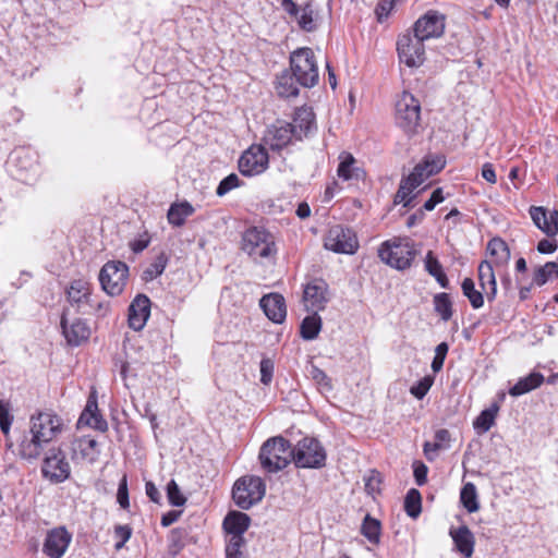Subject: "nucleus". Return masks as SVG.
<instances>
[{
	"label": "nucleus",
	"mask_w": 558,
	"mask_h": 558,
	"mask_svg": "<svg viewBox=\"0 0 558 558\" xmlns=\"http://www.w3.org/2000/svg\"><path fill=\"white\" fill-rule=\"evenodd\" d=\"M557 250V243L543 239L537 244V251L541 254H550Z\"/></svg>",
	"instance_id": "obj_60"
},
{
	"label": "nucleus",
	"mask_w": 558,
	"mask_h": 558,
	"mask_svg": "<svg viewBox=\"0 0 558 558\" xmlns=\"http://www.w3.org/2000/svg\"><path fill=\"white\" fill-rule=\"evenodd\" d=\"M461 289L463 295L468 298L473 308L477 310L484 305V292L475 289V283L471 278H465L462 281Z\"/></svg>",
	"instance_id": "obj_40"
},
{
	"label": "nucleus",
	"mask_w": 558,
	"mask_h": 558,
	"mask_svg": "<svg viewBox=\"0 0 558 558\" xmlns=\"http://www.w3.org/2000/svg\"><path fill=\"white\" fill-rule=\"evenodd\" d=\"M425 269L426 271L432 276H436L437 274H440L444 271L441 264L439 260L435 257L434 253L432 251H428L425 256Z\"/></svg>",
	"instance_id": "obj_50"
},
{
	"label": "nucleus",
	"mask_w": 558,
	"mask_h": 558,
	"mask_svg": "<svg viewBox=\"0 0 558 558\" xmlns=\"http://www.w3.org/2000/svg\"><path fill=\"white\" fill-rule=\"evenodd\" d=\"M293 461L298 468L318 469L325 465L326 452L317 439L305 437L293 449Z\"/></svg>",
	"instance_id": "obj_10"
},
{
	"label": "nucleus",
	"mask_w": 558,
	"mask_h": 558,
	"mask_svg": "<svg viewBox=\"0 0 558 558\" xmlns=\"http://www.w3.org/2000/svg\"><path fill=\"white\" fill-rule=\"evenodd\" d=\"M434 379L430 376L423 377L416 385L412 386L410 392L417 399H423L430 389Z\"/></svg>",
	"instance_id": "obj_49"
},
{
	"label": "nucleus",
	"mask_w": 558,
	"mask_h": 558,
	"mask_svg": "<svg viewBox=\"0 0 558 558\" xmlns=\"http://www.w3.org/2000/svg\"><path fill=\"white\" fill-rule=\"evenodd\" d=\"M295 76L288 72L283 71L277 77L276 82V92L281 98H290L296 97L299 95V87L296 85Z\"/></svg>",
	"instance_id": "obj_33"
},
{
	"label": "nucleus",
	"mask_w": 558,
	"mask_h": 558,
	"mask_svg": "<svg viewBox=\"0 0 558 558\" xmlns=\"http://www.w3.org/2000/svg\"><path fill=\"white\" fill-rule=\"evenodd\" d=\"M392 0H381L377 8V13L379 17L383 15L387 16L390 11L393 9Z\"/></svg>",
	"instance_id": "obj_64"
},
{
	"label": "nucleus",
	"mask_w": 558,
	"mask_h": 558,
	"mask_svg": "<svg viewBox=\"0 0 558 558\" xmlns=\"http://www.w3.org/2000/svg\"><path fill=\"white\" fill-rule=\"evenodd\" d=\"M545 378L538 372H532L525 377L520 378L517 384L509 389V395L520 397L542 386Z\"/></svg>",
	"instance_id": "obj_32"
},
{
	"label": "nucleus",
	"mask_w": 558,
	"mask_h": 558,
	"mask_svg": "<svg viewBox=\"0 0 558 558\" xmlns=\"http://www.w3.org/2000/svg\"><path fill=\"white\" fill-rule=\"evenodd\" d=\"M450 441L449 430L441 428L435 433V442H433V450L438 451L448 447Z\"/></svg>",
	"instance_id": "obj_52"
},
{
	"label": "nucleus",
	"mask_w": 558,
	"mask_h": 558,
	"mask_svg": "<svg viewBox=\"0 0 558 558\" xmlns=\"http://www.w3.org/2000/svg\"><path fill=\"white\" fill-rule=\"evenodd\" d=\"M242 248L254 258H267L276 254L274 236L264 229L250 228L243 234Z\"/></svg>",
	"instance_id": "obj_8"
},
{
	"label": "nucleus",
	"mask_w": 558,
	"mask_h": 558,
	"mask_svg": "<svg viewBox=\"0 0 558 558\" xmlns=\"http://www.w3.org/2000/svg\"><path fill=\"white\" fill-rule=\"evenodd\" d=\"M291 128L295 130V138L301 140L316 130L315 114L308 107L298 108L294 112Z\"/></svg>",
	"instance_id": "obj_28"
},
{
	"label": "nucleus",
	"mask_w": 558,
	"mask_h": 558,
	"mask_svg": "<svg viewBox=\"0 0 558 558\" xmlns=\"http://www.w3.org/2000/svg\"><path fill=\"white\" fill-rule=\"evenodd\" d=\"M482 177L490 184H495L497 182V175L494 166L490 162H486L482 166Z\"/></svg>",
	"instance_id": "obj_58"
},
{
	"label": "nucleus",
	"mask_w": 558,
	"mask_h": 558,
	"mask_svg": "<svg viewBox=\"0 0 558 558\" xmlns=\"http://www.w3.org/2000/svg\"><path fill=\"white\" fill-rule=\"evenodd\" d=\"M434 310L444 322H448L453 314L452 302L448 293H438L433 299Z\"/></svg>",
	"instance_id": "obj_39"
},
{
	"label": "nucleus",
	"mask_w": 558,
	"mask_h": 558,
	"mask_svg": "<svg viewBox=\"0 0 558 558\" xmlns=\"http://www.w3.org/2000/svg\"><path fill=\"white\" fill-rule=\"evenodd\" d=\"M404 509L409 517L417 518L422 511V498L417 489L412 488L407 493Z\"/></svg>",
	"instance_id": "obj_43"
},
{
	"label": "nucleus",
	"mask_w": 558,
	"mask_h": 558,
	"mask_svg": "<svg viewBox=\"0 0 558 558\" xmlns=\"http://www.w3.org/2000/svg\"><path fill=\"white\" fill-rule=\"evenodd\" d=\"M117 500L121 508L128 509L130 506L129 502V493H128V482L126 476L124 475L120 481L117 494Z\"/></svg>",
	"instance_id": "obj_54"
},
{
	"label": "nucleus",
	"mask_w": 558,
	"mask_h": 558,
	"mask_svg": "<svg viewBox=\"0 0 558 558\" xmlns=\"http://www.w3.org/2000/svg\"><path fill=\"white\" fill-rule=\"evenodd\" d=\"M329 301L328 284L322 279L308 282L303 292V302L306 311H323Z\"/></svg>",
	"instance_id": "obj_18"
},
{
	"label": "nucleus",
	"mask_w": 558,
	"mask_h": 558,
	"mask_svg": "<svg viewBox=\"0 0 558 558\" xmlns=\"http://www.w3.org/2000/svg\"><path fill=\"white\" fill-rule=\"evenodd\" d=\"M558 279V264L548 262L544 266L538 267L533 277V283L538 287L544 286L547 281Z\"/></svg>",
	"instance_id": "obj_38"
},
{
	"label": "nucleus",
	"mask_w": 558,
	"mask_h": 558,
	"mask_svg": "<svg viewBox=\"0 0 558 558\" xmlns=\"http://www.w3.org/2000/svg\"><path fill=\"white\" fill-rule=\"evenodd\" d=\"M478 281L482 291L488 301H493L497 294V283L492 263L483 260L478 266Z\"/></svg>",
	"instance_id": "obj_31"
},
{
	"label": "nucleus",
	"mask_w": 558,
	"mask_h": 558,
	"mask_svg": "<svg viewBox=\"0 0 558 558\" xmlns=\"http://www.w3.org/2000/svg\"><path fill=\"white\" fill-rule=\"evenodd\" d=\"M13 422V416L10 413V404L7 401L0 400V429L8 436Z\"/></svg>",
	"instance_id": "obj_47"
},
{
	"label": "nucleus",
	"mask_w": 558,
	"mask_h": 558,
	"mask_svg": "<svg viewBox=\"0 0 558 558\" xmlns=\"http://www.w3.org/2000/svg\"><path fill=\"white\" fill-rule=\"evenodd\" d=\"M181 511L171 510L161 517V525L167 527L177 522L181 515Z\"/></svg>",
	"instance_id": "obj_61"
},
{
	"label": "nucleus",
	"mask_w": 558,
	"mask_h": 558,
	"mask_svg": "<svg viewBox=\"0 0 558 558\" xmlns=\"http://www.w3.org/2000/svg\"><path fill=\"white\" fill-rule=\"evenodd\" d=\"M251 519L246 513L240 511H231L223 520V529L230 536L244 538L243 534L247 531Z\"/></svg>",
	"instance_id": "obj_30"
},
{
	"label": "nucleus",
	"mask_w": 558,
	"mask_h": 558,
	"mask_svg": "<svg viewBox=\"0 0 558 558\" xmlns=\"http://www.w3.org/2000/svg\"><path fill=\"white\" fill-rule=\"evenodd\" d=\"M323 322L317 312L306 316L300 326V336L306 341L314 340L318 337L322 330Z\"/></svg>",
	"instance_id": "obj_34"
},
{
	"label": "nucleus",
	"mask_w": 558,
	"mask_h": 558,
	"mask_svg": "<svg viewBox=\"0 0 558 558\" xmlns=\"http://www.w3.org/2000/svg\"><path fill=\"white\" fill-rule=\"evenodd\" d=\"M290 66L291 73L301 86L311 88L318 83V66L311 48L303 47L293 51L290 56Z\"/></svg>",
	"instance_id": "obj_5"
},
{
	"label": "nucleus",
	"mask_w": 558,
	"mask_h": 558,
	"mask_svg": "<svg viewBox=\"0 0 558 558\" xmlns=\"http://www.w3.org/2000/svg\"><path fill=\"white\" fill-rule=\"evenodd\" d=\"M274 363L269 359L260 361V381L264 385H269L272 379Z\"/></svg>",
	"instance_id": "obj_53"
},
{
	"label": "nucleus",
	"mask_w": 558,
	"mask_h": 558,
	"mask_svg": "<svg viewBox=\"0 0 558 558\" xmlns=\"http://www.w3.org/2000/svg\"><path fill=\"white\" fill-rule=\"evenodd\" d=\"M497 411V407L482 411L473 423L474 428L480 430L481 433L488 432L494 425Z\"/></svg>",
	"instance_id": "obj_44"
},
{
	"label": "nucleus",
	"mask_w": 558,
	"mask_h": 558,
	"mask_svg": "<svg viewBox=\"0 0 558 558\" xmlns=\"http://www.w3.org/2000/svg\"><path fill=\"white\" fill-rule=\"evenodd\" d=\"M450 536L456 548L464 557L470 558L474 551L475 538L471 530L466 525L450 530Z\"/></svg>",
	"instance_id": "obj_29"
},
{
	"label": "nucleus",
	"mask_w": 558,
	"mask_h": 558,
	"mask_svg": "<svg viewBox=\"0 0 558 558\" xmlns=\"http://www.w3.org/2000/svg\"><path fill=\"white\" fill-rule=\"evenodd\" d=\"M245 538L230 536L226 545V558H244Z\"/></svg>",
	"instance_id": "obj_45"
},
{
	"label": "nucleus",
	"mask_w": 558,
	"mask_h": 558,
	"mask_svg": "<svg viewBox=\"0 0 558 558\" xmlns=\"http://www.w3.org/2000/svg\"><path fill=\"white\" fill-rule=\"evenodd\" d=\"M194 213V208L187 202L173 204L168 210V220L171 225L180 227L185 219Z\"/></svg>",
	"instance_id": "obj_35"
},
{
	"label": "nucleus",
	"mask_w": 558,
	"mask_h": 558,
	"mask_svg": "<svg viewBox=\"0 0 558 558\" xmlns=\"http://www.w3.org/2000/svg\"><path fill=\"white\" fill-rule=\"evenodd\" d=\"M129 277V267L124 262H107L99 272V281L102 290L111 295H120L125 288Z\"/></svg>",
	"instance_id": "obj_9"
},
{
	"label": "nucleus",
	"mask_w": 558,
	"mask_h": 558,
	"mask_svg": "<svg viewBox=\"0 0 558 558\" xmlns=\"http://www.w3.org/2000/svg\"><path fill=\"white\" fill-rule=\"evenodd\" d=\"M530 215L534 225L548 236L558 233V210L548 213L544 207L532 206Z\"/></svg>",
	"instance_id": "obj_25"
},
{
	"label": "nucleus",
	"mask_w": 558,
	"mask_h": 558,
	"mask_svg": "<svg viewBox=\"0 0 558 558\" xmlns=\"http://www.w3.org/2000/svg\"><path fill=\"white\" fill-rule=\"evenodd\" d=\"M167 497L169 504L174 507H182L186 502V498L181 493L180 487L174 480H171L167 484Z\"/></svg>",
	"instance_id": "obj_46"
},
{
	"label": "nucleus",
	"mask_w": 558,
	"mask_h": 558,
	"mask_svg": "<svg viewBox=\"0 0 558 558\" xmlns=\"http://www.w3.org/2000/svg\"><path fill=\"white\" fill-rule=\"evenodd\" d=\"M460 501L470 513L476 512L480 509L477 492L473 483L469 482L463 485L460 492Z\"/></svg>",
	"instance_id": "obj_37"
},
{
	"label": "nucleus",
	"mask_w": 558,
	"mask_h": 558,
	"mask_svg": "<svg viewBox=\"0 0 558 558\" xmlns=\"http://www.w3.org/2000/svg\"><path fill=\"white\" fill-rule=\"evenodd\" d=\"M421 122V104L410 93L403 92L396 102V123L405 134L417 133Z\"/></svg>",
	"instance_id": "obj_7"
},
{
	"label": "nucleus",
	"mask_w": 558,
	"mask_h": 558,
	"mask_svg": "<svg viewBox=\"0 0 558 558\" xmlns=\"http://www.w3.org/2000/svg\"><path fill=\"white\" fill-rule=\"evenodd\" d=\"M294 132L290 123L278 122L266 130L263 141L271 150H280L295 137Z\"/></svg>",
	"instance_id": "obj_19"
},
{
	"label": "nucleus",
	"mask_w": 558,
	"mask_h": 558,
	"mask_svg": "<svg viewBox=\"0 0 558 558\" xmlns=\"http://www.w3.org/2000/svg\"><path fill=\"white\" fill-rule=\"evenodd\" d=\"M444 199H445V197L442 194V189L438 187L432 193L430 197L425 202L423 208L425 210L430 211L436 207V205L441 203Z\"/></svg>",
	"instance_id": "obj_55"
},
{
	"label": "nucleus",
	"mask_w": 558,
	"mask_h": 558,
	"mask_svg": "<svg viewBox=\"0 0 558 558\" xmlns=\"http://www.w3.org/2000/svg\"><path fill=\"white\" fill-rule=\"evenodd\" d=\"M168 256L165 252H160L154 259V262L144 270L143 279L145 281H151L159 277L166 269L168 264Z\"/></svg>",
	"instance_id": "obj_41"
},
{
	"label": "nucleus",
	"mask_w": 558,
	"mask_h": 558,
	"mask_svg": "<svg viewBox=\"0 0 558 558\" xmlns=\"http://www.w3.org/2000/svg\"><path fill=\"white\" fill-rule=\"evenodd\" d=\"M146 495L153 502H159L160 493L153 482H147L145 485Z\"/></svg>",
	"instance_id": "obj_62"
},
{
	"label": "nucleus",
	"mask_w": 558,
	"mask_h": 558,
	"mask_svg": "<svg viewBox=\"0 0 558 558\" xmlns=\"http://www.w3.org/2000/svg\"><path fill=\"white\" fill-rule=\"evenodd\" d=\"M445 32V15L437 11H428L413 26V33L421 39L439 38Z\"/></svg>",
	"instance_id": "obj_16"
},
{
	"label": "nucleus",
	"mask_w": 558,
	"mask_h": 558,
	"mask_svg": "<svg viewBox=\"0 0 558 558\" xmlns=\"http://www.w3.org/2000/svg\"><path fill=\"white\" fill-rule=\"evenodd\" d=\"M399 59L409 68H420L425 61L424 40L414 33L401 35L397 41Z\"/></svg>",
	"instance_id": "obj_12"
},
{
	"label": "nucleus",
	"mask_w": 558,
	"mask_h": 558,
	"mask_svg": "<svg viewBox=\"0 0 558 558\" xmlns=\"http://www.w3.org/2000/svg\"><path fill=\"white\" fill-rule=\"evenodd\" d=\"M265 493L266 485L259 476L246 475L234 483L232 498L239 508L247 510L258 504Z\"/></svg>",
	"instance_id": "obj_6"
},
{
	"label": "nucleus",
	"mask_w": 558,
	"mask_h": 558,
	"mask_svg": "<svg viewBox=\"0 0 558 558\" xmlns=\"http://www.w3.org/2000/svg\"><path fill=\"white\" fill-rule=\"evenodd\" d=\"M365 489L368 494H376L380 490L381 478L378 472L372 471L365 478Z\"/></svg>",
	"instance_id": "obj_51"
},
{
	"label": "nucleus",
	"mask_w": 558,
	"mask_h": 558,
	"mask_svg": "<svg viewBox=\"0 0 558 558\" xmlns=\"http://www.w3.org/2000/svg\"><path fill=\"white\" fill-rule=\"evenodd\" d=\"M109 313V303L108 302H94V312L90 315H96L98 317H105Z\"/></svg>",
	"instance_id": "obj_63"
},
{
	"label": "nucleus",
	"mask_w": 558,
	"mask_h": 558,
	"mask_svg": "<svg viewBox=\"0 0 558 558\" xmlns=\"http://www.w3.org/2000/svg\"><path fill=\"white\" fill-rule=\"evenodd\" d=\"M326 250L338 254H354L359 248V240L355 232L348 227L332 226L324 240Z\"/></svg>",
	"instance_id": "obj_11"
},
{
	"label": "nucleus",
	"mask_w": 558,
	"mask_h": 558,
	"mask_svg": "<svg viewBox=\"0 0 558 558\" xmlns=\"http://www.w3.org/2000/svg\"><path fill=\"white\" fill-rule=\"evenodd\" d=\"M258 459L266 472L276 473L293 460V449L283 437H272L260 447Z\"/></svg>",
	"instance_id": "obj_3"
},
{
	"label": "nucleus",
	"mask_w": 558,
	"mask_h": 558,
	"mask_svg": "<svg viewBox=\"0 0 558 558\" xmlns=\"http://www.w3.org/2000/svg\"><path fill=\"white\" fill-rule=\"evenodd\" d=\"M77 426H89L100 432L107 430L108 424L98 411L95 396L92 395L88 398L85 409L77 421Z\"/></svg>",
	"instance_id": "obj_27"
},
{
	"label": "nucleus",
	"mask_w": 558,
	"mask_h": 558,
	"mask_svg": "<svg viewBox=\"0 0 558 558\" xmlns=\"http://www.w3.org/2000/svg\"><path fill=\"white\" fill-rule=\"evenodd\" d=\"M150 315V300L145 294H138L129 306V326L135 330H142Z\"/></svg>",
	"instance_id": "obj_21"
},
{
	"label": "nucleus",
	"mask_w": 558,
	"mask_h": 558,
	"mask_svg": "<svg viewBox=\"0 0 558 558\" xmlns=\"http://www.w3.org/2000/svg\"><path fill=\"white\" fill-rule=\"evenodd\" d=\"M63 428V421L52 412H38L29 418V435L19 444V456L25 460H37L46 445L54 440Z\"/></svg>",
	"instance_id": "obj_1"
},
{
	"label": "nucleus",
	"mask_w": 558,
	"mask_h": 558,
	"mask_svg": "<svg viewBox=\"0 0 558 558\" xmlns=\"http://www.w3.org/2000/svg\"><path fill=\"white\" fill-rule=\"evenodd\" d=\"M339 159L337 174L340 179L352 184H357L365 180L366 173L364 169L359 166L357 160L350 153H341Z\"/></svg>",
	"instance_id": "obj_23"
},
{
	"label": "nucleus",
	"mask_w": 558,
	"mask_h": 558,
	"mask_svg": "<svg viewBox=\"0 0 558 558\" xmlns=\"http://www.w3.org/2000/svg\"><path fill=\"white\" fill-rule=\"evenodd\" d=\"M380 522L377 519L366 514L362 526L361 533L373 544H378L380 538Z\"/></svg>",
	"instance_id": "obj_42"
},
{
	"label": "nucleus",
	"mask_w": 558,
	"mask_h": 558,
	"mask_svg": "<svg viewBox=\"0 0 558 558\" xmlns=\"http://www.w3.org/2000/svg\"><path fill=\"white\" fill-rule=\"evenodd\" d=\"M70 310L65 308L61 317V327L63 333L71 345H80L83 341L87 340L90 335V329L82 319H75L70 327L66 326V316Z\"/></svg>",
	"instance_id": "obj_26"
},
{
	"label": "nucleus",
	"mask_w": 558,
	"mask_h": 558,
	"mask_svg": "<svg viewBox=\"0 0 558 558\" xmlns=\"http://www.w3.org/2000/svg\"><path fill=\"white\" fill-rule=\"evenodd\" d=\"M240 185V179L235 173H231L226 177L218 185L216 193L218 196H223L231 190Z\"/></svg>",
	"instance_id": "obj_48"
},
{
	"label": "nucleus",
	"mask_w": 558,
	"mask_h": 558,
	"mask_svg": "<svg viewBox=\"0 0 558 558\" xmlns=\"http://www.w3.org/2000/svg\"><path fill=\"white\" fill-rule=\"evenodd\" d=\"M415 255L414 244L408 238L387 240L378 248L380 260L399 270L409 268Z\"/></svg>",
	"instance_id": "obj_4"
},
{
	"label": "nucleus",
	"mask_w": 558,
	"mask_h": 558,
	"mask_svg": "<svg viewBox=\"0 0 558 558\" xmlns=\"http://www.w3.org/2000/svg\"><path fill=\"white\" fill-rule=\"evenodd\" d=\"M311 376L312 378L319 385L322 386H325L327 387L328 389L331 388L330 386V381H329V378L328 376L326 375V373L324 371H322L320 368L316 367V366H312V369H311Z\"/></svg>",
	"instance_id": "obj_56"
},
{
	"label": "nucleus",
	"mask_w": 558,
	"mask_h": 558,
	"mask_svg": "<svg viewBox=\"0 0 558 558\" xmlns=\"http://www.w3.org/2000/svg\"><path fill=\"white\" fill-rule=\"evenodd\" d=\"M268 167V154L264 146L253 145L243 153L239 160V170L243 175L260 174Z\"/></svg>",
	"instance_id": "obj_15"
},
{
	"label": "nucleus",
	"mask_w": 558,
	"mask_h": 558,
	"mask_svg": "<svg viewBox=\"0 0 558 558\" xmlns=\"http://www.w3.org/2000/svg\"><path fill=\"white\" fill-rule=\"evenodd\" d=\"M72 459L94 463L98 460L100 450L96 439L89 436L76 438L71 444Z\"/></svg>",
	"instance_id": "obj_22"
},
{
	"label": "nucleus",
	"mask_w": 558,
	"mask_h": 558,
	"mask_svg": "<svg viewBox=\"0 0 558 558\" xmlns=\"http://www.w3.org/2000/svg\"><path fill=\"white\" fill-rule=\"evenodd\" d=\"M72 541V534L64 527L58 526L47 532L43 551L49 558H62Z\"/></svg>",
	"instance_id": "obj_17"
},
{
	"label": "nucleus",
	"mask_w": 558,
	"mask_h": 558,
	"mask_svg": "<svg viewBox=\"0 0 558 558\" xmlns=\"http://www.w3.org/2000/svg\"><path fill=\"white\" fill-rule=\"evenodd\" d=\"M259 305L265 315L272 323L282 324L287 317V306L284 298L279 293H269L264 295Z\"/></svg>",
	"instance_id": "obj_24"
},
{
	"label": "nucleus",
	"mask_w": 558,
	"mask_h": 558,
	"mask_svg": "<svg viewBox=\"0 0 558 558\" xmlns=\"http://www.w3.org/2000/svg\"><path fill=\"white\" fill-rule=\"evenodd\" d=\"M281 7L290 16H293L296 20L301 29L305 32H313L316 29L314 8L311 2L299 8L293 0H281Z\"/></svg>",
	"instance_id": "obj_20"
},
{
	"label": "nucleus",
	"mask_w": 558,
	"mask_h": 558,
	"mask_svg": "<svg viewBox=\"0 0 558 558\" xmlns=\"http://www.w3.org/2000/svg\"><path fill=\"white\" fill-rule=\"evenodd\" d=\"M428 469L424 463H416L414 465V477L418 486H422L427 481Z\"/></svg>",
	"instance_id": "obj_57"
},
{
	"label": "nucleus",
	"mask_w": 558,
	"mask_h": 558,
	"mask_svg": "<svg viewBox=\"0 0 558 558\" xmlns=\"http://www.w3.org/2000/svg\"><path fill=\"white\" fill-rule=\"evenodd\" d=\"M69 310L83 315H90L94 312V300L92 299L90 283L84 279L73 280L66 289Z\"/></svg>",
	"instance_id": "obj_13"
},
{
	"label": "nucleus",
	"mask_w": 558,
	"mask_h": 558,
	"mask_svg": "<svg viewBox=\"0 0 558 558\" xmlns=\"http://www.w3.org/2000/svg\"><path fill=\"white\" fill-rule=\"evenodd\" d=\"M446 165L440 155H428L418 162L405 179L401 180L395 196V203H402L404 207H411L412 192L429 177L438 173Z\"/></svg>",
	"instance_id": "obj_2"
},
{
	"label": "nucleus",
	"mask_w": 558,
	"mask_h": 558,
	"mask_svg": "<svg viewBox=\"0 0 558 558\" xmlns=\"http://www.w3.org/2000/svg\"><path fill=\"white\" fill-rule=\"evenodd\" d=\"M41 472L45 478L54 484L62 483L69 478L71 468L60 448L49 449L44 459Z\"/></svg>",
	"instance_id": "obj_14"
},
{
	"label": "nucleus",
	"mask_w": 558,
	"mask_h": 558,
	"mask_svg": "<svg viewBox=\"0 0 558 558\" xmlns=\"http://www.w3.org/2000/svg\"><path fill=\"white\" fill-rule=\"evenodd\" d=\"M114 535L117 538L128 542L132 535V529L130 525H117L114 527Z\"/></svg>",
	"instance_id": "obj_59"
},
{
	"label": "nucleus",
	"mask_w": 558,
	"mask_h": 558,
	"mask_svg": "<svg viewBox=\"0 0 558 558\" xmlns=\"http://www.w3.org/2000/svg\"><path fill=\"white\" fill-rule=\"evenodd\" d=\"M487 251L495 257L497 265L507 264L510 259V250L507 243L499 238L492 239L488 242Z\"/></svg>",
	"instance_id": "obj_36"
}]
</instances>
